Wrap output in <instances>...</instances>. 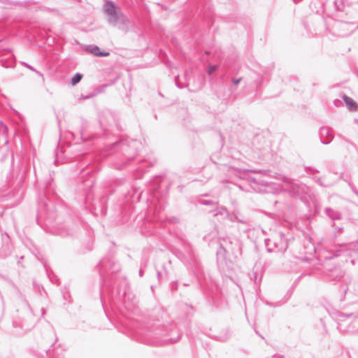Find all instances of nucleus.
Masks as SVG:
<instances>
[{
    "mask_svg": "<svg viewBox=\"0 0 358 358\" xmlns=\"http://www.w3.org/2000/svg\"><path fill=\"white\" fill-rule=\"evenodd\" d=\"M250 173H259L269 178L280 180L285 184L289 185V187L284 191L288 192L292 197L301 199L304 203H308L312 199L313 194L310 189L302 182H295L294 180L282 174L274 173L268 169H251L246 170L243 174L246 176V179L249 182L253 191L259 193L277 192L280 189V185L271 182H267L264 180L259 179L249 175Z\"/></svg>",
    "mask_w": 358,
    "mask_h": 358,
    "instance_id": "f257e3e1",
    "label": "nucleus"
},
{
    "mask_svg": "<svg viewBox=\"0 0 358 358\" xmlns=\"http://www.w3.org/2000/svg\"><path fill=\"white\" fill-rule=\"evenodd\" d=\"M329 315L341 332L358 334V303L343 310H334Z\"/></svg>",
    "mask_w": 358,
    "mask_h": 358,
    "instance_id": "f03ea898",
    "label": "nucleus"
},
{
    "mask_svg": "<svg viewBox=\"0 0 358 358\" xmlns=\"http://www.w3.org/2000/svg\"><path fill=\"white\" fill-rule=\"evenodd\" d=\"M265 245L268 252H284L288 248L289 239L285 238L282 232H279L272 238L266 239Z\"/></svg>",
    "mask_w": 358,
    "mask_h": 358,
    "instance_id": "7ed1b4c3",
    "label": "nucleus"
},
{
    "mask_svg": "<svg viewBox=\"0 0 358 358\" xmlns=\"http://www.w3.org/2000/svg\"><path fill=\"white\" fill-rule=\"evenodd\" d=\"M231 205L234 209L231 211H228L225 208V213H227V219L231 222H238L241 224H246L245 217L239 213L237 208V203L235 201H232Z\"/></svg>",
    "mask_w": 358,
    "mask_h": 358,
    "instance_id": "20e7f679",
    "label": "nucleus"
},
{
    "mask_svg": "<svg viewBox=\"0 0 358 358\" xmlns=\"http://www.w3.org/2000/svg\"><path fill=\"white\" fill-rule=\"evenodd\" d=\"M320 141L322 144H329L334 138V131L331 127H322L320 129Z\"/></svg>",
    "mask_w": 358,
    "mask_h": 358,
    "instance_id": "39448f33",
    "label": "nucleus"
},
{
    "mask_svg": "<svg viewBox=\"0 0 358 358\" xmlns=\"http://www.w3.org/2000/svg\"><path fill=\"white\" fill-rule=\"evenodd\" d=\"M344 275V272L340 267L335 266L332 269H327V275L331 280H338Z\"/></svg>",
    "mask_w": 358,
    "mask_h": 358,
    "instance_id": "423d86ee",
    "label": "nucleus"
},
{
    "mask_svg": "<svg viewBox=\"0 0 358 358\" xmlns=\"http://www.w3.org/2000/svg\"><path fill=\"white\" fill-rule=\"evenodd\" d=\"M87 50L96 57H107L110 55L109 52L101 50L98 46H90Z\"/></svg>",
    "mask_w": 358,
    "mask_h": 358,
    "instance_id": "0eeeda50",
    "label": "nucleus"
},
{
    "mask_svg": "<svg viewBox=\"0 0 358 358\" xmlns=\"http://www.w3.org/2000/svg\"><path fill=\"white\" fill-rule=\"evenodd\" d=\"M326 215L333 220H338L342 217L341 213L338 210H334L331 208H327L325 209Z\"/></svg>",
    "mask_w": 358,
    "mask_h": 358,
    "instance_id": "6e6552de",
    "label": "nucleus"
},
{
    "mask_svg": "<svg viewBox=\"0 0 358 358\" xmlns=\"http://www.w3.org/2000/svg\"><path fill=\"white\" fill-rule=\"evenodd\" d=\"M343 99L344 102L345 103L348 108L350 110H355L357 108V103L350 97L348 96L347 95L344 94L343 95Z\"/></svg>",
    "mask_w": 358,
    "mask_h": 358,
    "instance_id": "1a4fd4ad",
    "label": "nucleus"
},
{
    "mask_svg": "<svg viewBox=\"0 0 358 358\" xmlns=\"http://www.w3.org/2000/svg\"><path fill=\"white\" fill-rule=\"evenodd\" d=\"M241 81H242V78L231 79V84L229 86V91L230 92V95H231V96L236 95L237 85L239 83H241Z\"/></svg>",
    "mask_w": 358,
    "mask_h": 358,
    "instance_id": "9d476101",
    "label": "nucleus"
},
{
    "mask_svg": "<svg viewBox=\"0 0 358 358\" xmlns=\"http://www.w3.org/2000/svg\"><path fill=\"white\" fill-rule=\"evenodd\" d=\"M105 12L110 16H114L116 14V8L113 3H106L105 5Z\"/></svg>",
    "mask_w": 358,
    "mask_h": 358,
    "instance_id": "9b49d317",
    "label": "nucleus"
},
{
    "mask_svg": "<svg viewBox=\"0 0 358 358\" xmlns=\"http://www.w3.org/2000/svg\"><path fill=\"white\" fill-rule=\"evenodd\" d=\"M334 5L337 10L343 12L345 6H350V3L345 2V0H334Z\"/></svg>",
    "mask_w": 358,
    "mask_h": 358,
    "instance_id": "f8f14e48",
    "label": "nucleus"
},
{
    "mask_svg": "<svg viewBox=\"0 0 358 358\" xmlns=\"http://www.w3.org/2000/svg\"><path fill=\"white\" fill-rule=\"evenodd\" d=\"M83 76L82 75L79 74V73H77L71 79V84L73 85L77 84L78 83H79L80 81V80L82 79Z\"/></svg>",
    "mask_w": 358,
    "mask_h": 358,
    "instance_id": "ddd939ff",
    "label": "nucleus"
},
{
    "mask_svg": "<svg viewBox=\"0 0 358 358\" xmlns=\"http://www.w3.org/2000/svg\"><path fill=\"white\" fill-rule=\"evenodd\" d=\"M317 183L320 185V186H322V187H330L331 185V183H328V184H324L322 182V178H318L317 180Z\"/></svg>",
    "mask_w": 358,
    "mask_h": 358,
    "instance_id": "4468645a",
    "label": "nucleus"
},
{
    "mask_svg": "<svg viewBox=\"0 0 358 358\" xmlns=\"http://www.w3.org/2000/svg\"><path fill=\"white\" fill-rule=\"evenodd\" d=\"M216 69H217L216 66H209L208 71V74H211L213 72H214L216 70Z\"/></svg>",
    "mask_w": 358,
    "mask_h": 358,
    "instance_id": "2eb2a0df",
    "label": "nucleus"
},
{
    "mask_svg": "<svg viewBox=\"0 0 358 358\" xmlns=\"http://www.w3.org/2000/svg\"><path fill=\"white\" fill-rule=\"evenodd\" d=\"M307 172L308 173H318V170L317 169H312V168H307Z\"/></svg>",
    "mask_w": 358,
    "mask_h": 358,
    "instance_id": "dca6fc26",
    "label": "nucleus"
},
{
    "mask_svg": "<svg viewBox=\"0 0 358 358\" xmlns=\"http://www.w3.org/2000/svg\"><path fill=\"white\" fill-rule=\"evenodd\" d=\"M338 255H339L338 254L336 253V254H334V255H333L324 256V258H325L326 259H331L334 257H337V256H338Z\"/></svg>",
    "mask_w": 358,
    "mask_h": 358,
    "instance_id": "f3484780",
    "label": "nucleus"
},
{
    "mask_svg": "<svg viewBox=\"0 0 358 358\" xmlns=\"http://www.w3.org/2000/svg\"><path fill=\"white\" fill-rule=\"evenodd\" d=\"M272 358H285L284 356L280 355H274L272 356Z\"/></svg>",
    "mask_w": 358,
    "mask_h": 358,
    "instance_id": "a211bd4d",
    "label": "nucleus"
},
{
    "mask_svg": "<svg viewBox=\"0 0 358 358\" xmlns=\"http://www.w3.org/2000/svg\"><path fill=\"white\" fill-rule=\"evenodd\" d=\"M343 230V227H338V231H341Z\"/></svg>",
    "mask_w": 358,
    "mask_h": 358,
    "instance_id": "6ab92c4d",
    "label": "nucleus"
},
{
    "mask_svg": "<svg viewBox=\"0 0 358 358\" xmlns=\"http://www.w3.org/2000/svg\"><path fill=\"white\" fill-rule=\"evenodd\" d=\"M295 3L299 2L301 0H293Z\"/></svg>",
    "mask_w": 358,
    "mask_h": 358,
    "instance_id": "aec40b11",
    "label": "nucleus"
},
{
    "mask_svg": "<svg viewBox=\"0 0 358 358\" xmlns=\"http://www.w3.org/2000/svg\"><path fill=\"white\" fill-rule=\"evenodd\" d=\"M354 192L358 196V191H354Z\"/></svg>",
    "mask_w": 358,
    "mask_h": 358,
    "instance_id": "412c9836",
    "label": "nucleus"
},
{
    "mask_svg": "<svg viewBox=\"0 0 358 358\" xmlns=\"http://www.w3.org/2000/svg\"><path fill=\"white\" fill-rule=\"evenodd\" d=\"M336 101H340L339 100H334V102L336 103Z\"/></svg>",
    "mask_w": 358,
    "mask_h": 358,
    "instance_id": "4be33fe9",
    "label": "nucleus"
},
{
    "mask_svg": "<svg viewBox=\"0 0 358 358\" xmlns=\"http://www.w3.org/2000/svg\"><path fill=\"white\" fill-rule=\"evenodd\" d=\"M357 28H358V26H357Z\"/></svg>",
    "mask_w": 358,
    "mask_h": 358,
    "instance_id": "5701e85b",
    "label": "nucleus"
}]
</instances>
